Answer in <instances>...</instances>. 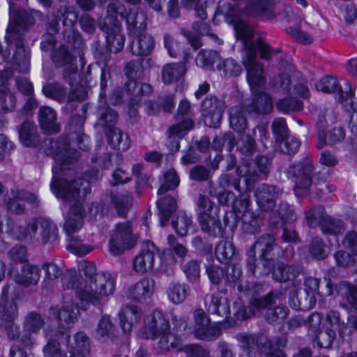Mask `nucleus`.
I'll use <instances>...</instances> for the list:
<instances>
[{"instance_id":"58","label":"nucleus","mask_w":357,"mask_h":357,"mask_svg":"<svg viewBox=\"0 0 357 357\" xmlns=\"http://www.w3.org/2000/svg\"><path fill=\"white\" fill-rule=\"evenodd\" d=\"M194 335L197 339L211 341L217 339L221 335V330L216 326H212L210 322L207 326L201 329H195Z\"/></svg>"},{"instance_id":"35","label":"nucleus","mask_w":357,"mask_h":357,"mask_svg":"<svg viewBox=\"0 0 357 357\" xmlns=\"http://www.w3.org/2000/svg\"><path fill=\"white\" fill-rule=\"evenodd\" d=\"M128 29L131 35L146 31V15L142 10H130L127 15Z\"/></svg>"},{"instance_id":"10","label":"nucleus","mask_w":357,"mask_h":357,"mask_svg":"<svg viewBox=\"0 0 357 357\" xmlns=\"http://www.w3.org/2000/svg\"><path fill=\"white\" fill-rule=\"evenodd\" d=\"M225 108L224 101L213 96H207L202 103V112L205 123L210 127L220 125Z\"/></svg>"},{"instance_id":"23","label":"nucleus","mask_w":357,"mask_h":357,"mask_svg":"<svg viewBox=\"0 0 357 357\" xmlns=\"http://www.w3.org/2000/svg\"><path fill=\"white\" fill-rule=\"evenodd\" d=\"M67 347L69 357H86L90 353L89 338L82 331L75 333L72 340L68 337Z\"/></svg>"},{"instance_id":"19","label":"nucleus","mask_w":357,"mask_h":357,"mask_svg":"<svg viewBox=\"0 0 357 357\" xmlns=\"http://www.w3.org/2000/svg\"><path fill=\"white\" fill-rule=\"evenodd\" d=\"M155 282L152 278H144L130 286L127 297L135 302H142L149 298L154 291Z\"/></svg>"},{"instance_id":"28","label":"nucleus","mask_w":357,"mask_h":357,"mask_svg":"<svg viewBox=\"0 0 357 357\" xmlns=\"http://www.w3.org/2000/svg\"><path fill=\"white\" fill-rule=\"evenodd\" d=\"M201 229L208 236L213 237L222 236L225 233V228L222 227L219 217L216 214H204L198 218Z\"/></svg>"},{"instance_id":"43","label":"nucleus","mask_w":357,"mask_h":357,"mask_svg":"<svg viewBox=\"0 0 357 357\" xmlns=\"http://www.w3.org/2000/svg\"><path fill=\"white\" fill-rule=\"evenodd\" d=\"M43 94L59 102H68V92L66 88L57 82L47 84L43 87Z\"/></svg>"},{"instance_id":"15","label":"nucleus","mask_w":357,"mask_h":357,"mask_svg":"<svg viewBox=\"0 0 357 357\" xmlns=\"http://www.w3.org/2000/svg\"><path fill=\"white\" fill-rule=\"evenodd\" d=\"M280 191V188L276 185H268L265 183L259 185L255 196L259 208L263 211L272 210L275 206V199Z\"/></svg>"},{"instance_id":"53","label":"nucleus","mask_w":357,"mask_h":357,"mask_svg":"<svg viewBox=\"0 0 357 357\" xmlns=\"http://www.w3.org/2000/svg\"><path fill=\"white\" fill-rule=\"evenodd\" d=\"M44 319L36 312H29L23 321L24 328L29 332L37 333L44 326Z\"/></svg>"},{"instance_id":"6","label":"nucleus","mask_w":357,"mask_h":357,"mask_svg":"<svg viewBox=\"0 0 357 357\" xmlns=\"http://www.w3.org/2000/svg\"><path fill=\"white\" fill-rule=\"evenodd\" d=\"M313 171V165L309 160H305L288 168L287 177L295 183L294 192L297 197H303L309 192Z\"/></svg>"},{"instance_id":"22","label":"nucleus","mask_w":357,"mask_h":357,"mask_svg":"<svg viewBox=\"0 0 357 357\" xmlns=\"http://www.w3.org/2000/svg\"><path fill=\"white\" fill-rule=\"evenodd\" d=\"M133 40L131 44L132 53L137 56H148L155 47V39L146 31L135 32L132 35Z\"/></svg>"},{"instance_id":"16","label":"nucleus","mask_w":357,"mask_h":357,"mask_svg":"<svg viewBox=\"0 0 357 357\" xmlns=\"http://www.w3.org/2000/svg\"><path fill=\"white\" fill-rule=\"evenodd\" d=\"M24 202L38 205L37 197L33 194L22 190H13L8 195L7 208L15 214H22L25 210Z\"/></svg>"},{"instance_id":"51","label":"nucleus","mask_w":357,"mask_h":357,"mask_svg":"<svg viewBox=\"0 0 357 357\" xmlns=\"http://www.w3.org/2000/svg\"><path fill=\"white\" fill-rule=\"evenodd\" d=\"M161 186L158 190V195H163L169 190L176 188L180 183V179L176 172L174 169L167 171L163 175Z\"/></svg>"},{"instance_id":"64","label":"nucleus","mask_w":357,"mask_h":357,"mask_svg":"<svg viewBox=\"0 0 357 357\" xmlns=\"http://www.w3.org/2000/svg\"><path fill=\"white\" fill-rule=\"evenodd\" d=\"M187 357H210V351L199 344H187L178 348Z\"/></svg>"},{"instance_id":"13","label":"nucleus","mask_w":357,"mask_h":357,"mask_svg":"<svg viewBox=\"0 0 357 357\" xmlns=\"http://www.w3.org/2000/svg\"><path fill=\"white\" fill-rule=\"evenodd\" d=\"M194 116L190 103L186 100H181L175 116L177 123L169 128L170 134L186 132L192 129L194 126Z\"/></svg>"},{"instance_id":"17","label":"nucleus","mask_w":357,"mask_h":357,"mask_svg":"<svg viewBox=\"0 0 357 357\" xmlns=\"http://www.w3.org/2000/svg\"><path fill=\"white\" fill-rule=\"evenodd\" d=\"M51 153L54 154L56 161L63 166L66 163H69L72 160L77 159L79 153L68 147V143L66 138H61L59 140H49Z\"/></svg>"},{"instance_id":"34","label":"nucleus","mask_w":357,"mask_h":357,"mask_svg":"<svg viewBox=\"0 0 357 357\" xmlns=\"http://www.w3.org/2000/svg\"><path fill=\"white\" fill-rule=\"evenodd\" d=\"M96 338L101 342L114 340L116 337L115 326L112 323L109 316L103 315L100 319L96 330Z\"/></svg>"},{"instance_id":"52","label":"nucleus","mask_w":357,"mask_h":357,"mask_svg":"<svg viewBox=\"0 0 357 357\" xmlns=\"http://www.w3.org/2000/svg\"><path fill=\"white\" fill-rule=\"evenodd\" d=\"M240 193L238 197L235 196L234 199H232L233 203L231 207L236 217L243 218L245 213L252 211L249 209L250 206L249 195L241 192Z\"/></svg>"},{"instance_id":"24","label":"nucleus","mask_w":357,"mask_h":357,"mask_svg":"<svg viewBox=\"0 0 357 357\" xmlns=\"http://www.w3.org/2000/svg\"><path fill=\"white\" fill-rule=\"evenodd\" d=\"M114 23V26H100V29L107 33L106 41L110 52L117 53L123 48L125 36L121 33V22Z\"/></svg>"},{"instance_id":"47","label":"nucleus","mask_w":357,"mask_h":357,"mask_svg":"<svg viewBox=\"0 0 357 357\" xmlns=\"http://www.w3.org/2000/svg\"><path fill=\"white\" fill-rule=\"evenodd\" d=\"M158 341V347L161 350L165 351H169L174 349H178V347L181 344V338L172 333L170 329L167 331L164 334H162L160 337Z\"/></svg>"},{"instance_id":"57","label":"nucleus","mask_w":357,"mask_h":357,"mask_svg":"<svg viewBox=\"0 0 357 357\" xmlns=\"http://www.w3.org/2000/svg\"><path fill=\"white\" fill-rule=\"evenodd\" d=\"M15 97L6 88H0V113L12 112L15 107Z\"/></svg>"},{"instance_id":"50","label":"nucleus","mask_w":357,"mask_h":357,"mask_svg":"<svg viewBox=\"0 0 357 357\" xmlns=\"http://www.w3.org/2000/svg\"><path fill=\"white\" fill-rule=\"evenodd\" d=\"M255 344L260 349L270 350L276 346L285 347L287 340L282 337H276L270 340L266 335L261 333L255 339Z\"/></svg>"},{"instance_id":"27","label":"nucleus","mask_w":357,"mask_h":357,"mask_svg":"<svg viewBox=\"0 0 357 357\" xmlns=\"http://www.w3.org/2000/svg\"><path fill=\"white\" fill-rule=\"evenodd\" d=\"M141 310L136 305H128L119 313L120 325L125 333L132 331L134 324L139 322L142 317Z\"/></svg>"},{"instance_id":"30","label":"nucleus","mask_w":357,"mask_h":357,"mask_svg":"<svg viewBox=\"0 0 357 357\" xmlns=\"http://www.w3.org/2000/svg\"><path fill=\"white\" fill-rule=\"evenodd\" d=\"M8 287H4L0 301V324L13 321L18 316L17 305L13 300H7Z\"/></svg>"},{"instance_id":"36","label":"nucleus","mask_w":357,"mask_h":357,"mask_svg":"<svg viewBox=\"0 0 357 357\" xmlns=\"http://www.w3.org/2000/svg\"><path fill=\"white\" fill-rule=\"evenodd\" d=\"M16 50L13 55V62L17 66L15 68L20 73L29 71V52L25 48L23 40L19 37L15 41Z\"/></svg>"},{"instance_id":"3","label":"nucleus","mask_w":357,"mask_h":357,"mask_svg":"<svg viewBox=\"0 0 357 357\" xmlns=\"http://www.w3.org/2000/svg\"><path fill=\"white\" fill-rule=\"evenodd\" d=\"M222 12L225 14L227 21L234 24L236 36L243 43V54L248 53L249 51L252 53L255 52L258 50L261 58L268 60L279 52V50H272L261 38H258L255 42L253 41L255 34L253 27L239 18L238 11L234 6L227 3L225 10L222 9Z\"/></svg>"},{"instance_id":"21","label":"nucleus","mask_w":357,"mask_h":357,"mask_svg":"<svg viewBox=\"0 0 357 357\" xmlns=\"http://www.w3.org/2000/svg\"><path fill=\"white\" fill-rule=\"evenodd\" d=\"M253 98L250 101H245L247 112L255 114H266L271 112L273 102L271 96L259 90L258 92L252 93Z\"/></svg>"},{"instance_id":"55","label":"nucleus","mask_w":357,"mask_h":357,"mask_svg":"<svg viewBox=\"0 0 357 357\" xmlns=\"http://www.w3.org/2000/svg\"><path fill=\"white\" fill-rule=\"evenodd\" d=\"M189 288L185 284L173 283L169 287L168 296L172 302L181 303L186 298Z\"/></svg>"},{"instance_id":"38","label":"nucleus","mask_w":357,"mask_h":357,"mask_svg":"<svg viewBox=\"0 0 357 357\" xmlns=\"http://www.w3.org/2000/svg\"><path fill=\"white\" fill-rule=\"evenodd\" d=\"M108 143L112 146L114 149L119 151H126L130 146V141L128 136L124 135L123 132L116 128H109L105 130Z\"/></svg>"},{"instance_id":"29","label":"nucleus","mask_w":357,"mask_h":357,"mask_svg":"<svg viewBox=\"0 0 357 357\" xmlns=\"http://www.w3.org/2000/svg\"><path fill=\"white\" fill-rule=\"evenodd\" d=\"M241 12L248 17H269L273 13V3L270 0H249Z\"/></svg>"},{"instance_id":"1","label":"nucleus","mask_w":357,"mask_h":357,"mask_svg":"<svg viewBox=\"0 0 357 357\" xmlns=\"http://www.w3.org/2000/svg\"><path fill=\"white\" fill-rule=\"evenodd\" d=\"M64 289H75L80 300V307L87 310L90 305L102 306L115 290V282L109 273L97 274L96 266L84 261L79 265V276L68 271L61 278Z\"/></svg>"},{"instance_id":"20","label":"nucleus","mask_w":357,"mask_h":357,"mask_svg":"<svg viewBox=\"0 0 357 357\" xmlns=\"http://www.w3.org/2000/svg\"><path fill=\"white\" fill-rule=\"evenodd\" d=\"M205 305L208 312L222 318H227L230 314L228 299L220 292L208 294L205 296Z\"/></svg>"},{"instance_id":"26","label":"nucleus","mask_w":357,"mask_h":357,"mask_svg":"<svg viewBox=\"0 0 357 357\" xmlns=\"http://www.w3.org/2000/svg\"><path fill=\"white\" fill-rule=\"evenodd\" d=\"M38 121L41 129L46 134L57 133L60 125L57 123L56 112L50 107H42L38 112Z\"/></svg>"},{"instance_id":"45","label":"nucleus","mask_w":357,"mask_h":357,"mask_svg":"<svg viewBox=\"0 0 357 357\" xmlns=\"http://www.w3.org/2000/svg\"><path fill=\"white\" fill-rule=\"evenodd\" d=\"M111 201L116 208L118 214L123 217L126 215L132 202L130 193L111 194Z\"/></svg>"},{"instance_id":"14","label":"nucleus","mask_w":357,"mask_h":357,"mask_svg":"<svg viewBox=\"0 0 357 357\" xmlns=\"http://www.w3.org/2000/svg\"><path fill=\"white\" fill-rule=\"evenodd\" d=\"M75 309L77 306L73 303H66L59 309L51 307L52 314L57 315L58 330L60 335L64 334L73 326L78 312V310L75 312Z\"/></svg>"},{"instance_id":"2","label":"nucleus","mask_w":357,"mask_h":357,"mask_svg":"<svg viewBox=\"0 0 357 357\" xmlns=\"http://www.w3.org/2000/svg\"><path fill=\"white\" fill-rule=\"evenodd\" d=\"M51 188L56 197L67 202H72L63 226L66 234L70 236L82 226L84 214L83 202L86 195L91 192L90 183L82 178L70 181L63 178H53Z\"/></svg>"},{"instance_id":"60","label":"nucleus","mask_w":357,"mask_h":357,"mask_svg":"<svg viewBox=\"0 0 357 357\" xmlns=\"http://www.w3.org/2000/svg\"><path fill=\"white\" fill-rule=\"evenodd\" d=\"M242 221L244 229L250 234H254L259 232L262 220L256 215L254 212H248L243 215Z\"/></svg>"},{"instance_id":"42","label":"nucleus","mask_w":357,"mask_h":357,"mask_svg":"<svg viewBox=\"0 0 357 357\" xmlns=\"http://www.w3.org/2000/svg\"><path fill=\"white\" fill-rule=\"evenodd\" d=\"M125 84L126 91L128 95L132 96V99L139 100L141 96L152 93L153 88L149 84L138 83L135 78L128 79Z\"/></svg>"},{"instance_id":"5","label":"nucleus","mask_w":357,"mask_h":357,"mask_svg":"<svg viewBox=\"0 0 357 357\" xmlns=\"http://www.w3.org/2000/svg\"><path fill=\"white\" fill-rule=\"evenodd\" d=\"M241 180L229 173H223L218 178L217 183L213 181L208 183V195L215 197L221 205L229 206L231 201L235 197V194L229 188H234L241 192Z\"/></svg>"},{"instance_id":"40","label":"nucleus","mask_w":357,"mask_h":357,"mask_svg":"<svg viewBox=\"0 0 357 357\" xmlns=\"http://www.w3.org/2000/svg\"><path fill=\"white\" fill-rule=\"evenodd\" d=\"M298 274V268L293 265L278 263L273 272V278L279 282H287L294 280Z\"/></svg>"},{"instance_id":"61","label":"nucleus","mask_w":357,"mask_h":357,"mask_svg":"<svg viewBox=\"0 0 357 357\" xmlns=\"http://www.w3.org/2000/svg\"><path fill=\"white\" fill-rule=\"evenodd\" d=\"M98 119L104 123L105 130L114 128V125L118 120L116 112L109 107H100L98 109Z\"/></svg>"},{"instance_id":"33","label":"nucleus","mask_w":357,"mask_h":357,"mask_svg":"<svg viewBox=\"0 0 357 357\" xmlns=\"http://www.w3.org/2000/svg\"><path fill=\"white\" fill-rule=\"evenodd\" d=\"M21 142L26 146H36L40 142V136L36 125L33 121H24L19 130Z\"/></svg>"},{"instance_id":"46","label":"nucleus","mask_w":357,"mask_h":357,"mask_svg":"<svg viewBox=\"0 0 357 357\" xmlns=\"http://www.w3.org/2000/svg\"><path fill=\"white\" fill-rule=\"evenodd\" d=\"M215 254L218 261L226 264L235 256V248L231 242L222 240L215 246Z\"/></svg>"},{"instance_id":"62","label":"nucleus","mask_w":357,"mask_h":357,"mask_svg":"<svg viewBox=\"0 0 357 357\" xmlns=\"http://www.w3.org/2000/svg\"><path fill=\"white\" fill-rule=\"evenodd\" d=\"M310 255L317 259H323L328 255V249L322 239L319 237L314 238L309 245Z\"/></svg>"},{"instance_id":"4","label":"nucleus","mask_w":357,"mask_h":357,"mask_svg":"<svg viewBox=\"0 0 357 357\" xmlns=\"http://www.w3.org/2000/svg\"><path fill=\"white\" fill-rule=\"evenodd\" d=\"M137 241V236L132 231L131 222H119L112 230L109 242V252L114 256H119L133 248Z\"/></svg>"},{"instance_id":"18","label":"nucleus","mask_w":357,"mask_h":357,"mask_svg":"<svg viewBox=\"0 0 357 357\" xmlns=\"http://www.w3.org/2000/svg\"><path fill=\"white\" fill-rule=\"evenodd\" d=\"M73 60L74 58L65 48L56 50L53 56V61L57 66H66L63 70V77L70 84L72 79L76 82L78 77L77 66Z\"/></svg>"},{"instance_id":"7","label":"nucleus","mask_w":357,"mask_h":357,"mask_svg":"<svg viewBox=\"0 0 357 357\" xmlns=\"http://www.w3.org/2000/svg\"><path fill=\"white\" fill-rule=\"evenodd\" d=\"M257 52L245 53L242 56V63L246 70L247 81L252 93L262 90L266 80L264 76V66L257 61Z\"/></svg>"},{"instance_id":"11","label":"nucleus","mask_w":357,"mask_h":357,"mask_svg":"<svg viewBox=\"0 0 357 357\" xmlns=\"http://www.w3.org/2000/svg\"><path fill=\"white\" fill-rule=\"evenodd\" d=\"M317 90L324 93H336L339 101L347 100L354 96L352 85L344 82L343 86H340L335 77L327 75L321 79L316 84Z\"/></svg>"},{"instance_id":"37","label":"nucleus","mask_w":357,"mask_h":357,"mask_svg":"<svg viewBox=\"0 0 357 357\" xmlns=\"http://www.w3.org/2000/svg\"><path fill=\"white\" fill-rule=\"evenodd\" d=\"M159 211L160 225L164 227L170 216L177 208L176 199L171 196H165L157 202Z\"/></svg>"},{"instance_id":"12","label":"nucleus","mask_w":357,"mask_h":357,"mask_svg":"<svg viewBox=\"0 0 357 357\" xmlns=\"http://www.w3.org/2000/svg\"><path fill=\"white\" fill-rule=\"evenodd\" d=\"M158 249L155 244L149 241H144L140 251L133 260V269L138 273H144L153 267L155 255Z\"/></svg>"},{"instance_id":"63","label":"nucleus","mask_w":357,"mask_h":357,"mask_svg":"<svg viewBox=\"0 0 357 357\" xmlns=\"http://www.w3.org/2000/svg\"><path fill=\"white\" fill-rule=\"evenodd\" d=\"M188 280L190 282H196L200 277V263L196 259H191L185 263L182 267Z\"/></svg>"},{"instance_id":"44","label":"nucleus","mask_w":357,"mask_h":357,"mask_svg":"<svg viewBox=\"0 0 357 357\" xmlns=\"http://www.w3.org/2000/svg\"><path fill=\"white\" fill-rule=\"evenodd\" d=\"M33 20L26 14H20L15 20H10L8 28L7 33L10 34V37L13 38V35L18 34L21 31H24L29 24H33Z\"/></svg>"},{"instance_id":"31","label":"nucleus","mask_w":357,"mask_h":357,"mask_svg":"<svg viewBox=\"0 0 357 357\" xmlns=\"http://www.w3.org/2000/svg\"><path fill=\"white\" fill-rule=\"evenodd\" d=\"M40 268L38 266L26 264H24L19 273L13 275L15 282L24 287L36 285L40 280Z\"/></svg>"},{"instance_id":"25","label":"nucleus","mask_w":357,"mask_h":357,"mask_svg":"<svg viewBox=\"0 0 357 357\" xmlns=\"http://www.w3.org/2000/svg\"><path fill=\"white\" fill-rule=\"evenodd\" d=\"M314 295L305 288L296 287L289 292V305L295 310H305L312 307Z\"/></svg>"},{"instance_id":"59","label":"nucleus","mask_w":357,"mask_h":357,"mask_svg":"<svg viewBox=\"0 0 357 357\" xmlns=\"http://www.w3.org/2000/svg\"><path fill=\"white\" fill-rule=\"evenodd\" d=\"M321 229L324 233L337 236L343 233L345 230V227L342 220L328 216L327 218H325V220L321 225Z\"/></svg>"},{"instance_id":"56","label":"nucleus","mask_w":357,"mask_h":357,"mask_svg":"<svg viewBox=\"0 0 357 357\" xmlns=\"http://www.w3.org/2000/svg\"><path fill=\"white\" fill-rule=\"evenodd\" d=\"M324 213V208L322 206H317L310 209L305 213V218L307 222V225L310 227L315 228L320 226L324 222L325 218H327Z\"/></svg>"},{"instance_id":"32","label":"nucleus","mask_w":357,"mask_h":357,"mask_svg":"<svg viewBox=\"0 0 357 357\" xmlns=\"http://www.w3.org/2000/svg\"><path fill=\"white\" fill-rule=\"evenodd\" d=\"M246 110L245 104L234 106L229 109V125L230 127L239 134L244 133L248 128V121L245 115Z\"/></svg>"},{"instance_id":"8","label":"nucleus","mask_w":357,"mask_h":357,"mask_svg":"<svg viewBox=\"0 0 357 357\" xmlns=\"http://www.w3.org/2000/svg\"><path fill=\"white\" fill-rule=\"evenodd\" d=\"M331 112L326 111L323 114V119H320L317 123L318 129L317 147L319 149H323L326 145H333L342 142L345 138V131L340 126H335L327 132L325 128L328 120L326 119Z\"/></svg>"},{"instance_id":"48","label":"nucleus","mask_w":357,"mask_h":357,"mask_svg":"<svg viewBox=\"0 0 357 357\" xmlns=\"http://www.w3.org/2000/svg\"><path fill=\"white\" fill-rule=\"evenodd\" d=\"M220 61L219 53L215 50H204L199 51L196 62L197 65L204 68H212L215 63Z\"/></svg>"},{"instance_id":"39","label":"nucleus","mask_w":357,"mask_h":357,"mask_svg":"<svg viewBox=\"0 0 357 357\" xmlns=\"http://www.w3.org/2000/svg\"><path fill=\"white\" fill-rule=\"evenodd\" d=\"M185 73L186 68L183 63H169L162 68V80L165 84H171L181 79Z\"/></svg>"},{"instance_id":"49","label":"nucleus","mask_w":357,"mask_h":357,"mask_svg":"<svg viewBox=\"0 0 357 357\" xmlns=\"http://www.w3.org/2000/svg\"><path fill=\"white\" fill-rule=\"evenodd\" d=\"M335 288L337 294L345 297L348 302L357 310V289L345 281L340 282Z\"/></svg>"},{"instance_id":"41","label":"nucleus","mask_w":357,"mask_h":357,"mask_svg":"<svg viewBox=\"0 0 357 357\" xmlns=\"http://www.w3.org/2000/svg\"><path fill=\"white\" fill-rule=\"evenodd\" d=\"M254 248H257L261 252V256L268 259V255L274 249L280 250V247L275 243V239L271 234H265L261 235L254 243Z\"/></svg>"},{"instance_id":"9","label":"nucleus","mask_w":357,"mask_h":357,"mask_svg":"<svg viewBox=\"0 0 357 357\" xmlns=\"http://www.w3.org/2000/svg\"><path fill=\"white\" fill-rule=\"evenodd\" d=\"M169 329V323L162 312L155 310L145 318L142 337L144 339L155 340Z\"/></svg>"},{"instance_id":"54","label":"nucleus","mask_w":357,"mask_h":357,"mask_svg":"<svg viewBox=\"0 0 357 357\" xmlns=\"http://www.w3.org/2000/svg\"><path fill=\"white\" fill-rule=\"evenodd\" d=\"M45 333L47 339V343L43 349L45 357H63L59 342L54 339H52V331L45 330Z\"/></svg>"}]
</instances>
